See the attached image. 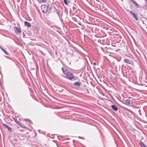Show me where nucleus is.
<instances>
[{
	"label": "nucleus",
	"instance_id": "f257e3e1",
	"mask_svg": "<svg viewBox=\"0 0 147 147\" xmlns=\"http://www.w3.org/2000/svg\"><path fill=\"white\" fill-rule=\"evenodd\" d=\"M61 70L63 73L65 75L64 76L65 78L71 80L74 78L73 73L68 71L66 68L62 67Z\"/></svg>",
	"mask_w": 147,
	"mask_h": 147
},
{
	"label": "nucleus",
	"instance_id": "f03ea898",
	"mask_svg": "<svg viewBox=\"0 0 147 147\" xmlns=\"http://www.w3.org/2000/svg\"><path fill=\"white\" fill-rule=\"evenodd\" d=\"M41 9L42 12L44 13H46L48 10V8L47 7V4L42 5L41 6Z\"/></svg>",
	"mask_w": 147,
	"mask_h": 147
},
{
	"label": "nucleus",
	"instance_id": "7ed1b4c3",
	"mask_svg": "<svg viewBox=\"0 0 147 147\" xmlns=\"http://www.w3.org/2000/svg\"><path fill=\"white\" fill-rule=\"evenodd\" d=\"M129 12L130 13L133 15V16L136 20H138V17L134 12H133L131 11H130Z\"/></svg>",
	"mask_w": 147,
	"mask_h": 147
},
{
	"label": "nucleus",
	"instance_id": "20e7f679",
	"mask_svg": "<svg viewBox=\"0 0 147 147\" xmlns=\"http://www.w3.org/2000/svg\"><path fill=\"white\" fill-rule=\"evenodd\" d=\"M14 28L16 29L15 32L16 33H19L21 32V30L19 28L15 26L14 27Z\"/></svg>",
	"mask_w": 147,
	"mask_h": 147
},
{
	"label": "nucleus",
	"instance_id": "39448f33",
	"mask_svg": "<svg viewBox=\"0 0 147 147\" xmlns=\"http://www.w3.org/2000/svg\"><path fill=\"white\" fill-rule=\"evenodd\" d=\"M131 3L134 5L135 6L137 7H138L139 5L134 0H130Z\"/></svg>",
	"mask_w": 147,
	"mask_h": 147
},
{
	"label": "nucleus",
	"instance_id": "423d86ee",
	"mask_svg": "<svg viewBox=\"0 0 147 147\" xmlns=\"http://www.w3.org/2000/svg\"><path fill=\"white\" fill-rule=\"evenodd\" d=\"M111 107L115 111H117L118 110V108L115 105H112Z\"/></svg>",
	"mask_w": 147,
	"mask_h": 147
},
{
	"label": "nucleus",
	"instance_id": "0eeeda50",
	"mask_svg": "<svg viewBox=\"0 0 147 147\" xmlns=\"http://www.w3.org/2000/svg\"><path fill=\"white\" fill-rule=\"evenodd\" d=\"M24 24L25 26L28 27H30L31 26V25L30 23L27 21H25L24 22Z\"/></svg>",
	"mask_w": 147,
	"mask_h": 147
},
{
	"label": "nucleus",
	"instance_id": "6e6552de",
	"mask_svg": "<svg viewBox=\"0 0 147 147\" xmlns=\"http://www.w3.org/2000/svg\"><path fill=\"white\" fill-rule=\"evenodd\" d=\"M47 6L48 8V10H50L52 8V6L50 4H47Z\"/></svg>",
	"mask_w": 147,
	"mask_h": 147
},
{
	"label": "nucleus",
	"instance_id": "1a4fd4ad",
	"mask_svg": "<svg viewBox=\"0 0 147 147\" xmlns=\"http://www.w3.org/2000/svg\"><path fill=\"white\" fill-rule=\"evenodd\" d=\"M15 121L17 124L21 127V126H22V124L21 122L19 121L17 119H15Z\"/></svg>",
	"mask_w": 147,
	"mask_h": 147
},
{
	"label": "nucleus",
	"instance_id": "9d476101",
	"mask_svg": "<svg viewBox=\"0 0 147 147\" xmlns=\"http://www.w3.org/2000/svg\"><path fill=\"white\" fill-rule=\"evenodd\" d=\"M140 146L142 147H146V145L143 142L140 141L139 142Z\"/></svg>",
	"mask_w": 147,
	"mask_h": 147
},
{
	"label": "nucleus",
	"instance_id": "9b49d317",
	"mask_svg": "<svg viewBox=\"0 0 147 147\" xmlns=\"http://www.w3.org/2000/svg\"><path fill=\"white\" fill-rule=\"evenodd\" d=\"M125 104L127 105H129L130 104L131 100L129 99H127L125 100Z\"/></svg>",
	"mask_w": 147,
	"mask_h": 147
},
{
	"label": "nucleus",
	"instance_id": "f8f14e48",
	"mask_svg": "<svg viewBox=\"0 0 147 147\" xmlns=\"http://www.w3.org/2000/svg\"><path fill=\"white\" fill-rule=\"evenodd\" d=\"M74 85L76 86H79L81 84V83L79 82H76L74 84Z\"/></svg>",
	"mask_w": 147,
	"mask_h": 147
},
{
	"label": "nucleus",
	"instance_id": "ddd939ff",
	"mask_svg": "<svg viewBox=\"0 0 147 147\" xmlns=\"http://www.w3.org/2000/svg\"><path fill=\"white\" fill-rule=\"evenodd\" d=\"M124 61L126 63L130 64L131 63V61L128 59H124Z\"/></svg>",
	"mask_w": 147,
	"mask_h": 147
},
{
	"label": "nucleus",
	"instance_id": "4468645a",
	"mask_svg": "<svg viewBox=\"0 0 147 147\" xmlns=\"http://www.w3.org/2000/svg\"><path fill=\"white\" fill-rule=\"evenodd\" d=\"M37 1L39 3H45L46 1V0H37Z\"/></svg>",
	"mask_w": 147,
	"mask_h": 147
},
{
	"label": "nucleus",
	"instance_id": "2eb2a0df",
	"mask_svg": "<svg viewBox=\"0 0 147 147\" xmlns=\"http://www.w3.org/2000/svg\"><path fill=\"white\" fill-rule=\"evenodd\" d=\"M3 125L7 128L8 129V130H11V128L9 127L8 125H7L5 124H3Z\"/></svg>",
	"mask_w": 147,
	"mask_h": 147
},
{
	"label": "nucleus",
	"instance_id": "dca6fc26",
	"mask_svg": "<svg viewBox=\"0 0 147 147\" xmlns=\"http://www.w3.org/2000/svg\"><path fill=\"white\" fill-rule=\"evenodd\" d=\"M25 120L26 121H27L28 122H29L30 123H32V122L29 119H25Z\"/></svg>",
	"mask_w": 147,
	"mask_h": 147
},
{
	"label": "nucleus",
	"instance_id": "f3484780",
	"mask_svg": "<svg viewBox=\"0 0 147 147\" xmlns=\"http://www.w3.org/2000/svg\"><path fill=\"white\" fill-rule=\"evenodd\" d=\"M21 127H22L25 128V129H28V128L25 125H23V124L22 125V126H21Z\"/></svg>",
	"mask_w": 147,
	"mask_h": 147
},
{
	"label": "nucleus",
	"instance_id": "a211bd4d",
	"mask_svg": "<svg viewBox=\"0 0 147 147\" xmlns=\"http://www.w3.org/2000/svg\"><path fill=\"white\" fill-rule=\"evenodd\" d=\"M64 2V3L66 5H68V3H67V1L66 0H63Z\"/></svg>",
	"mask_w": 147,
	"mask_h": 147
},
{
	"label": "nucleus",
	"instance_id": "6ab92c4d",
	"mask_svg": "<svg viewBox=\"0 0 147 147\" xmlns=\"http://www.w3.org/2000/svg\"><path fill=\"white\" fill-rule=\"evenodd\" d=\"M3 52L7 55H8V53L6 51V50H4V51H3Z\"/></svg>",
	"mask_w": 147,
	"mask_h": 147
},
{
	"label": "nucleus",
	"instance_id": "aec40b11",
	"mask_svg": "<svg viewBox=\"0 0 147 147\" xmlns=\"http://www.w3.org/2000/svg\"><path fill=\"white\" fill-rule=\"evenodd\" d=\"M57 14H58V15L59 16V15H60V13L58 11L57 12Z\"/></svg>",
	"mask_w": 147,
	"mask_h": 147
},
{
	"label": "nucleus",
	"instance_id": "412c9836",
	"mask_svg": "<svg viewBox=\"0 0 147 147\" xmlns=\"http://www.w3.org/2000/svg\"><path fill=\"white\" fill-rule=\"evenodd\" d=\"M0 48L3 51L4 50H5L4 49H3L2 47H1L0 46Z\"/></svg>",
	"mask_w": 147,
	"mask_h": 147
},
{
	"label": "nucleus",
	"instance_id": "4be33fe9",
	"mask_svg": "<svg viewBox=\"0 0 147 147\" xmlns=\"http://www.w3.org/2000/svg\"><path fill=\"white\" fill-rule=\"evenodd\" d=\"M0 48L3 51L4 50H5L4 49H3L2 47H1L0 46Z\"/></svg>",
	"mask_w": 147,
	"mask_h": 147
},
{
	"label": "nucleus",
	"instance_id": "5701e85b",
	"mask_svg": "<svg viewBox=\"0 0 147 147\" xmlns=\"http://www.w3.org/2000/svg\"><path fill=\"white\" fill-rule=\"evenodd\" d=\"M74 79H74V80H76V79L77 78L76 77H74Z\"/></svg>",
	"mask_w": 147,
	"mask_h": 147
},
{
	"label": "nucleus",
	"instance_id": "b1692460",
	"mask_svg": "<svg viewBox=\"0 0 147 147\" xmlns=\"http://www.w3.org/2000/svg\"><path fill=\"white\" fill-rule=\"evenodd\" d=\"M96 64V63H93V65H95Z\"/></svg>",
	"mask_w": 147,
	"mask_h": 147
},
{
	"label": "nucleus",
	"instance_id": "393cba45",
	"mask_svg": "<svg viewBox=\"0 0 147 147\" xmlns=\"http://www.w3.org/2000/svg\"><path fill=\"white\" fill-rule=\"evenodd\" d=\"M146 2L147 3V0H145Z\"/></svg>",
	"mask_w": 147,
	"mask_h": 147
},
{
	"label": "nucleus",
	"instance_id": "a878e982",
	"mask_svg": "<svg viewBox=\"0 0 147 147\" xmlns=\"http://www.w3.org/2000/svg\"><path fill=\"white\" fill-rule=\"evenodd\" d=\"M13 119H14V121H15V119H15V118H13Z\"/></svg>",
	"mask_w": 147,
	"mask_h": 147
},
{
	"label": "nucleus",
	"instance_id": "bb28decb",
	"mask_svg": "<svg viewBox=\"0 0 147 147\" xmlns=\"http://www.w3.org/2000/svg\"><path fill=\"white\" fill-rule=\"evenodd\" d=\"M79 138H81L80 137H79Z\"/></svg>",
	"mask_w": 147,
	"mask_h": 147
}]
</instances>
